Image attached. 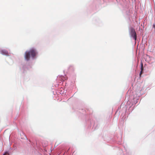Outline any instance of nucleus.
<instances>
[{"label":"nucleus","instance_id":"obj_1","mask_svg":"<svg viewBox=\"0 0 155 155\" xmlns=\"http://www.w3.org/2000/svg\"><path fill=\"white\" fill-rule=\"evenodd\" d=\"M36 54L37 52L36 50L34 49H31L29 51H27L25 53V58L28 61L30 59V55L32 58H34L35 57Z\"/></svg>","mask_w":155,"mask_h":155},{"label":"nucleus","instance_id":"obj_2","mask_svg":"<svg viewBox=\"0 0 155 155\" xmlns=\"http://www.w3.org/2000/svg\"><path fill=\"white\" fill-rule=\"evenodd\" d=\"M130 34L131 36L133 37L136 41L137 39V34L135 29L134 28H131Z\"/></svg>","mask_w":155,"mask_h":155},{"label":"nucleus","instance_id":"obj_3","mask_svg":"<svg viewBox=\"0 0 155 155\" xmlns=\"http://www.w3.org/2000/svg\"><path fill=\"white\" fill-rule=\"evenodd\" d=\"M1 53L4 55H7L8 54V52L5 50H2L1 51Z\"/></svg>","mask_w":155,"mask_h":155},{"label":"nucleus","instance_id":"obj_4","mask_svg":"<svg viewBox=\"0 0 155 155\" xmlns=\"http://www.w3.org/2000/svg\"><path fill=\"white\" fill-rule=\"evenodd\" d=\"M141 71H143V64L142 62L141 63Z\"/></svg>","mask_w":155,"mask_h":155},{"label":"nucleus","instance_id":"obj_5","mask_svg":"<svg viewBox=\"0 0 155 155\" xmlns=\"http://www.w3.org/2000/svg\"><path fill=\"white\" fill-rule=\"evenodd\" d=\"M143 73V71H141L140 72V77H141V74H142Z\"/></svg>","mask_w":155,"mask_h":155},{"label":"nucleus","instance_id":"obj_6","mask_svg":"<svg viewBox=\"0 0 155 155\" xmlns=\"http://www.w3.org/2000/svg\"><path fill=\"white\" fill-rule=\"evenodd\" d=\"M154 26H155V25H153V26L154 27Z\"/></svg>","mask_w":155,"mask_h":155}]
</instances>
